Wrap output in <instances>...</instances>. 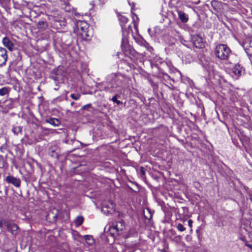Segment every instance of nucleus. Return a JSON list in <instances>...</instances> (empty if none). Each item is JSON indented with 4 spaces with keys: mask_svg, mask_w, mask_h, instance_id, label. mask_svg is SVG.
Segmentation results:
<instances>
[{
    "mask_svg": "<svg viewBox=\"0 0 252 252\" xmlns=\"http://www.w3.org/2000/svg\"><path fill=\"white\" fill-rule=\"evenodd\" d=\"M74 102H72L71 103H70V105L71 106H73L74 104Z\"/></svg>",
    "mask_w": 252,
    "mask_h": 252,
    "instance_id": "34",
    "label": "nucleus"
},
{
    "mask_svg": "<svg viewBox=\"0 0 252 252\" xmlns=\"http://www.w3.org/2000/svg\"><path fill=\"white\" fill-rule=\"evenodd\" d=\"M178 14L180 20L183 23H186L189 20L188 15L182 11H178Z\"/></svg>",
    "mask_w": 252,
    "mask_h": 252,
    "instance_id": "15",
    "label": "nucleus"
},
{
    "mask_svg": "<svg viewBox=\"0 0 252 252\" xmlns=\"http://www.w3.org/2000/svg\"><path fill=\"white\" fill-rule=\"evenodd\" d=\"M230 52V49L224 44H220L218 45L215 50L216 56L220 60L227 59Z\"/></svg>",
    "mask_w": 252,
    "mask_h": 252,
    "instance_id": "3",
    "label": "nucleus"
},
{
    "mask_svg": "<svg viewBox=\"0 0 252 252\" xmlns=\"http://www.w3.org/2000/svg\"><path fill=\"white\" fill-rule=\"evenodd\" d=\"M7 54L6 50L0 47V66L4 65L7 60Z\"/></svg>",
    "mask_w": 252,
    "mask_h": 252,
    "instance_id": "11",
    "label": "nucleus"
},
{
    "mask_svg": "<svg viewBox=\"0 0 252 252\" xmlns=\"http://www.w3.org/2000/svg\"><path fill=\"white\" fill-rule=\"evenodd\" d=\"M12 132L15 135L22 134V127L20 126H15L12 128Z\"/></svg>",
    "mask_w": 252,
    "mask_h": 252,
    "instance_id": "16",
    "label": "nucleus"
},
{
    "mask_svg": "<svg viewBox=\"0 0 252 252\" xmlns=\"http://www.w3.org/2000/svg\"><path fill=\"white\" fill-rule=\"evenodd\" d=\"M47 26V23L43 21L38 22L37 24V27L39 29H45Z\"/></svg>",
    "mask_w": 252,
    "mask_h": 252,
    "instance_id": "20",
    "label": "nucleus"
},
{
    "mask_svg": "<svg viewBox=\"0 0 252 252\" xmlns=\"http://www.w3.org/2000/svg\"><path fill=\"white\" fill-rule=\"evenodd\" d=\"M124 80V77L121 74L115 75L114 78L112 79V88H116L122 86Z\"/></svg>",
    "mask_w": 252,
    "mask_h": 252,
    "instance_id": "7",
    "label": "nucleus"
},
{
    "mask_svg": "<svg viewBox=\"0 0 252 252\" xmlns=\"http://www.w3.org/2000/svg\"><path fill=\"white\" fill-rule=\"evenodd\" d=\"M119 20L121 23H123L124 25L128 21V19L126 17L123 16H121L119 17Z\"/></svg>",
    "mask_w": 252,
    "mask_h": 252,
    "instance_id": "24",
    "label": "nucleus"
},
{
    "mask_svg": "<svg viewBox=\"0 0 252 252\" xmlns=\"http://www.w3.org/2000/svg\"><path fill=\"white\" fill-rule=\"evenodd\" d=\"M91 106V104H87L83 106L82 109H86L87 108L90 107Z\"/></svg>",
    "mask_w": 252,
    "mask_h": 252,
    "instance_id": "31",
    "label": "nucleus"
},
{
    "mask_svg": "<svg viewBox=\"0 0 252 252\" xmlns=\"http://www.w3.org/2000/svg\"><path fill=\"white\" fill-rule=\"evenodd\" d=\"M112 100L114 102L116 103L117 105H120V104H122V101L117 99V95H116L112 97Z\"/></svg>",
    "mask_w": 252,
    "mask_h": 252,
    "instance_id": "26",
    "label": "nucleus"
},
{
    "mask_svg": "<svg viewBox=\"0 0 252 252\" xmlns=\"http://www.w3.org/2000/svg\"><path fill=\"white\" fill-rule=\"evenodd\" d=\"M49 152L51 157L58 158L59 153V150L58 146L56 145L51 146L49 148Z\"/></svg>",
    "mask_w": 252,
    "mask_h": 252,
    "instance_id": "13",
    "label": "nucleus"
},
{
    "mask_svg": "<svg viewBox=\"0 0 252 252\" xmlns=\"http://www.w3.org/2000/svg\"><path fill=\"white\" fill-rule=\"evenodd\" d=\"M85 237H86V240L87 241H89V242H88V243L89 244L91 245L94 243L93 239H92V237L91 236L87 235V236H85Z\"/></svg>",
    "mask_w": 252,
    "mask_h": 252,
    "instance_id": "27",
    "label": "nucleus"
},
{
    "mask_svg": "<svg viewBox=\"0 0 252 252\" xmlns=\"http://www.w3.org/2000/svg\"><path fill=\"white\" fill-rule=\"evenodd\" d=\"M250 199L252 201V194L250 196Z\"/></svg>",
    "mask_w": 252,
    "mask_h": 252,
    "instance_id": "35",
    "label": "nucleus"
},
{
    "mask_svg": "<svg viewBox=\"0 0 252 252\" xmlns=\"http://www.w3.org/2000/svg\"><path fill=\"white\" fill-rule=\"evenodd\" d=\"M125 228V224L123 220L115 221L109 226V233L115 238L120 235Z\"/></svg>",
    "mask_w": 252,
    "mask_h": 252,
    "instance_id": "4",
    "label": "nucleus"
},
{
    "mask_svg": "<svg viewBox=\"0 0 252 252\" xmlns=\"http://www.w3.org/2000/svg\"><path fill=\"white\" fill-rule=\"evenodd\" d=\"M133 14V16H132L133 19V22L134 24V27L136 31H137L138 30V17L135 14Z\"/></svg>",
    "mask_w": 252,
    "mask_h": 252,
    "instance_id": "19",
    "label": "nucleus"
},
{
    "mask_svg": "<svg viewBox=\"0 0 252 252\" xmlns=\"http://www.w3.org/2000/svg\"><path fill=\"white\" fill-rule=\"evenodd\" d=\"M76 28L77 33L79 34L84 40H90L93 35L92 29L84 21L79 20L77 21Z\"/></svg>",
    "mask_w": 252,
    "mask_h": 252,
    "instance_id": "1",
    "label": "nucleus"
},
{
    "mask_svg": "<svg viewBox=\"0 0 252 252\" xmlns=\"http://www.w3.org/2000/svg\"><path fill=\"white\" fill-rule=\"evenodd\" d=\"M84 218L82 216H78L74 220V223L76 226H80L83 222Z\"/></svg>",
    "mask_w": 252,
    "mask_h": 252,
    "instance_id": "18",
    "label": "nucleus"
},
{
    "mask_svg": "<svg viewBox=\"0 0 252 252\" xmlns=\"http://www.w3.org/2000/svg\"><path fill=\"white\" fill-rule=\"evenodd\" d=\"M192 40L194 46L196 48H201L203 45V39L200 36H194Z\"/></svg>",
    "mask_w": 252,
    "mask_h": 252,
    "instance_id": "14",
    "label": "nucleus"
},
{
    "mask_svg": "<svg viewBox=\"0 0 252 252\" xmlns=\"http://www.w3.org/2000/svg\"><path fill=\"white\" fill-rule=\"evenodd\" d=\"M52 23V27L56 29H62L65 26V21L58 12H54L48 16Z\"/></svg>",
    "mask_w": 252,
    "mask_h": 252,
    "instance_id": "2",
    "label": "nucleus"
},
{
    "mask_svg": "<svg viewBox=\"0 0 252 252\" xmlns=\"http://www.w3.org/2000/svg\"><path fill=\"white\" fill-rule=\"evenodd\" d=\"M3 166H4V164H3V159H2V157L1 156H0V168L3 167Z\"/></svg>",
    "mask_w": 252,
    "mask_h": 252,
    "instance_id": "28",
    "label": "nucleus"
},
{
    "mask_svg": "<svg viewBox=\"0 0 252 252\" xmlns=\"http://www.w3.org/2000/svg\"><path fill=\"white\" fill-rule=\"evenodd\" d=\"M5 181L9 184H11L16 187H19L21 184V181L19 179L16 178L12 176L8 175L5 179Z\"/></svg>",
    "mask_w": 252,
    "mask_h": 252,
    "instance_id": "10",
    "label": "nucleus"
},
{
    "mask_svg": "<svg viewBox=\"0 0 252 252\" xmlns=\"http://www.w3.org/2000/svg\"><path fill=\"white\" fill-rule=\"evenodd\" d=\"M2 43L10 51H12L14 49V44L8 37H5L2 39Z\"/></svg>",
    "mask_w": 252,
    "mask_h": 252,
    "instance_id": "12",
    "label": "nucleus"
},
{
    "mask_svg": "<svg viewBox=\"0 0 252 252\" xmlns=\"http://www.w3.org/2000/svg\"><path fill=\"white\" fill-rule=\"evenodd\" d=\"M64 67L63 66H59L57 70V75L61 74V75L64 76Z\"/></svg>",
    "mask_w": 252,
    "mask_h": 252,
    "instance_id": "22",
    "label": "nucleus"
},
{
    "mask_svg": "<svg viewBox=\"0 0 252 252\" xmlns=\"http://www.w3.org/2000/svg\"><path fill=\"white\" fill-rule=\"evenodd\" d=\"M68 7H65V10L67 11H70V7L69 6Z\"/></svg>",
    "mask_w": 252,
    "mask_h": 252,
    "instance_id": "33",
    "label": "nucleus"
},
{
    "mask_svg": "<svg viewBox=\"0 0 252 252\" xmlns=\"http://www.w3.org/2000/svg\"><path fill=\"white\" fill-rule=\"evenodd\" d=\"M177 228L181 232L184 231L186 230V228L181 223H178L177 224Z\"/></svg>",
    "mask_w": 252,
    "mask_h": 252,
    "instance_id": "25",
    "label": "nucleus"
},
{
    "mask_svg": "<svg viewBox=\"0 0 252 252\" xmlns=\"http://www.w3.org/2000/svg\"><path fill=\"white\" fill-rule=\"evenodd\" d=\"M192 221L191 220H188V224H189V225L191 227L192 226Z\"/></svg>",
    "mask_w": 252,
    "mask_h": 252,
    "instance_id": "32",
    "label": "nucleus"
},
{
    "mask_svg": "<svg viewBox=\"0 0 252 252\" xmlns=\"http://www.w3.org/2000/svg\"><path fill=\"white\" fill-rule=\"evenodd\" d=\"M243 68L239 64H236L232 69L231 74L233 77L238 78L244 72Z\"/></svg>",
    "mask_w": 252,
    "mask_h": 252,
    "instance_id": "9",
    "label": "nucleus"
},
{
    "mask_svg": "<svg viewBox=\"0 0 252 252\" xmlns=\"http://www.w3.org/2000/svg\"><path fill=\"white\" fill-rule=\"evenodd\" d=\"M5 220H0V227H2L4 224V222Z\"/></svg>",
    "mask_w": 252,
    "mask_h": 252,
    "instance_id": "30",
    "label": "nucleus"
},
{
    "mask_svg": "<svg viewBox=\"0 0 252 252\" xmlns=\"http://www.w3.org/2000/svg\"><path fill=\"white\" fill-rule=\"evenodd\" d=\"M122 50L126 56L129 57L130 59H133L136 57L137 53L129 45L122 44Z\"/></svg>",
    "mask_w": 252,
    "mask_h": 252,
    "instance_id": "6",
    "label": "nucleus"
},
{
    "mask_svg": "<svg viewBox=\"0 0 252 252\" xmlns=\"http://www.w3.org/2000/svg\"><path fill=\"white\" fill-rule=\"evenodd\" d=\"M71 98L75 100H78L81 97V94L78 93L76 94H71L70 95Z\"/></svg>",
    "mask_w": 252,
    "mask_h": 252,
    "instance_id": "23",
    "label": "nucleus"
},
{
    "mask_svg": "<svg viewBox=\"0 0 252 252\" xmlns=\"http://www.w3.org/2000/svg\"><path fill=\"white\" fill-rule=\"evenodd\" d=\"M8 93V90L7 88L3 87L0 89V95L3 96Z\"/></svg>",
    "mask_w": 252,
    "mask_h": 252,
    "instance_id": "21",
    "label": "nucleus"
},
{
    "mask_svg": "<svg viewBox=\"0 0 252 252\" xmlns=\"http://www.w3.org/2000/svg\"><path fill=\"white\" fill-rule=\"evenodd\" d=\"M47 122L54 126H58L60 123L59 120L56 118L49 119Z\"/></svg>",
    "mask_w": 252,
    "mask_h": 252,
    "instance_id": "17",
    "label": "nucleus"
},
{
    "mask_svg": "<svg viewBox=\"0 0 252 252\" xmlns=\"http://www.w3.org/2000/svg\"><path fill=\"white\" fill-rule=\"evenodd\" d=\"M101 211L106 215L111 214L114 212V205L111 201H105L103 203Z\"/></svg>",
    "mask_w": 252,
    "mask_h": 252,
    "instance_id": "5",
    "label": "nucleus"
},
{
    "mask_svg": "<svg viewBox=\"0 0 252 252\" xmlns=\"http://www.w3.org/2000/svg\"><path fill=\"white\" fill-rule=\"evenodd\" d=\"M4 224L6 227L9 232L13 235L16 234L18 227L13 221L10 220L5 221Z\"/></svg>",
    "mask_w": 252,
    "mask_h": 252,
    "instance_id": "8",
    "label": "nucleus"
},
{
    "mask_svg": "<svg viewBox=\"0 0 252 252\" xmlns=\"http://www.w3.org/2000/svg\"><path fill=\"white\" fill-rule=\"evenodd\" d=\"M218 4V2L216 0H213L211 2V5L213 7L216 6Z\"/></svg>",
    "mask_w": 252,
    "mask_h": 252,
    "instance_id": "29",
    "label": "nucleus"
}]
</instances>
